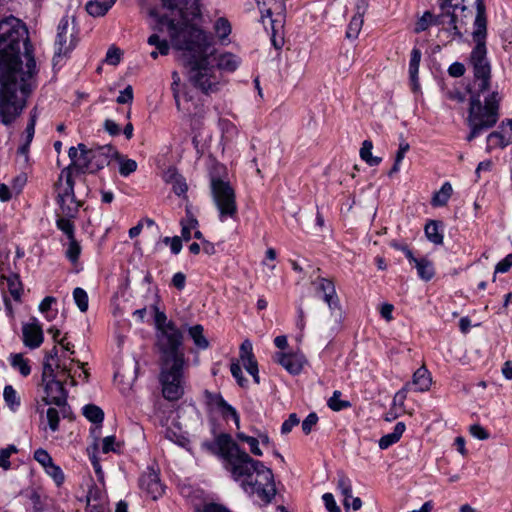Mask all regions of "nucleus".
<instances>
[{"mask_svg": "<svg viewBox=\"0 0 512 512\" xmlns=\"http://www.w3.org/2000/svg\"><path fill=\"white\" fill-rule=\"evenodd\" d=\"M36 62L28 30L11 16L0 21V121L19 117L35 87Z\"/></svg>", "mask_w": 512, "mask_h": 512, "instance_id": "obj_1", "label": "nucleus"}, {"mask_svg": "<svg viewBox=\"0 0 512 512\" xmlns=\"http://www.w3.org/2000/svg\"><path fill=\"white\" fill-rule=\"evenodd\" d=\"M472 38L475 46L469 56L473 80L468 88L469 108L466 119L470 132L467 141H472L484 131L494 127L499 120L501 94L490 91L491 64L487 57V17L482 1L478 2V15L473 24Z\"/></svg>", "mask_w": 512, "mask_h": 512, "instance_id": "obj_2", "label": "nucleus"}, {"mask_svg": "<svg viewBox=\"0 0 512 512\" xmlns=\"http://www.w3.org/2000/svg\"><path fill=\"white\" fill-rule=\"evenodd\" d=\"M168 28L173 48L181 52L179 60L187 69L189 82L206 95L218 92L224 80L214 66L205 32L188 23L178 26L173 20L169 21Z\"/></svg>", "mask_w": 512, "mask_h": 512, "instance_id": "obj_3", "label": "nucleus"}, {"mask_svg": "<svg viewBox=\"0 0 512 512\" xmlns=\"http://www.w3.org/2000/svg\"><path fill=\"white\" fill-rule=\"evenodd\" d=\"M218 454L222 458L225 469L235 481L250 479L254 469L262 467V462L251 458L227 433L219 434L215 439Z\"/></svg>", "mask_w": 512, "mask_h": 512, "instance_id": "obj_4", "label": "nucleus"}, {"mask_svg": "<svg viewBox=\"0 0 512 512\" xmlns=\"http://www.w3.org/2000/svg\"><path fill=\"white\" fill-rule=\"evenodd\" d=\"M484 8L486 9L484 0H481ZM478 2L475 0L476 16L478 15ZM458 0H442L440 2L441 12L436 16L430 12H425L423 16L417 21L415 32L420 33L425 31L432 23L442 26H448L447 30L452 32L453 36L459 39L463 38L461 26L466 25V19L470 16L471 11L465 5L459 6Z\"/></svg>", "mask_w": 512, "mask_h": 512, "instance_id": "obj_5", "label": "nucleus"}, {"mask_svg": "<svg viewBox=\"0 0 512 512\" xmlns=\"http://www.w3.org/2000/svg\"><path fill=\"white\" fill-rule=\"evenodd\" d=\"M183 333L175 323H170L165 330L157 332V347L161 353L162 364H185L182 350Z\"/></svg>", "mask_w": 512, "mask_h": 512, "instance_id": "obj_6", "label": "nucleus"}, {"mask_svg": "<svg viewBox=\"0 0 512 512\" xmlns=\"http://www.w3.org/2000/svg\"><path fill=\"white\" fill-rule=\"evenodd\" d=\"M74 179L71 178L69 169H62L57 181L54 184L56 193V203L59 206V212L68 217H77L79 208L82 206L74 192Z\"/></svg>", "mask_w": 512, "mask_h": 512, "instance_id": "obj_7", "label": "nucleus"}, {"mask_svg": "<svg viewBox=\"0 0 512 512\" xmlns=\"http://www.w3.org/2000/svg\"><path fill=\"white\" fill-rule=\"evenodd\" d=\"M241 487L246 493L257 495L265 504L270 503L276 495L272 470L263 463L262 467L254 469L252 478L242 481Z\"/></svg>", "mask_w": 512, "mask_h": 512, "instance_id": "obj_8", "label": "nucleus"}, {"mask_svg": "<svg viewBox=\"0 0 512 512\" xmlns=\"http://www.w3.org/2000/svg\"><path fill=\"white\" fill-rule=\"evenodd\" d=\"M211 193L219 211L220 220L235 218L237 215L236 196L229 182L213 177L211 179Z\"/></svg>", "mask_w": 512, "mask_h": 512, "instance_id": "obj_9", "label": "nucleus"}, {"mask_svg": "<svg viewBox=\"0 0 512 512\" xmlns=\"http://www.w3.org/2000/svg\"><path fill=\"white\" fill-rule=\"evenodd\" d=\"M185 364L171 363L162 364L160 373V383L162 385V394L168 401H176L184 394L183 388V368Z\"/></svg>", "mask_w": 512, "mask_h": 512, "instance_id": "obj_10", "label": "nucleus"}, {"mask_svg": "<svg viewBox=\"0 0 512 512\" xmlns=\"http://www.w3.org/2000/svg\"><path fill=\"white\" fill-rule=\"evenodd\" d=\"M79 149L83 152L85 160L84 174L96 173L97 171L108 166L115 156H119V152L112 145L96 146L88 149L85 144L80 143Z\"/></svg>", "mask_w": 512, "mask_h": 512, "instance_id": "obj_11", "label": "nucleus"}, {"mask_svg": "<svg viewBox=\"0 0 512 512\" xmlns=\"http://www.w3.org/2000/svg\"><path fill=\"white\" fill-rule=\"evenodd\" d=\"M78 38L74 25H70L67 17L60 20L57 27L53 64L56 66L66 58L77 46Z\"/></svg>", "mask_w": 512, "mask_h": 512, "instance_id": "obj_12", "label": "nucleus"}, {"mask_svg": "<svg viewBox=\"0 0 512 512\" xmlns=\"http://www.w3.org/2000/svg\"><path fill=\"white\" fill-rule=\"evenodd\" d=\"M45 396L43 402L45 405H55L60 408L63 417H66L69 412L67 404L68 392L64 388V383L61 379H52L43 382Z\"/></svg>", "mask_w": 512, "mask_h": 512, "instance_id": "obj_13", "label": "nucleus"}, {"mask_svg": "<svg viewBox=\"0 0 512 512\" xmlns=\"http://www.w3.org/2000/svg\"><path fill=\"white\" fill-rule=\"evenodd\" d=\"M261 12V18L270 19L271 29L276 31V24L283 28L286 17V5L284 0H256Z\"/></svg>", "mask_w": 512, "mask_h": 512, "instance_id": "obj_14", "label": "nucleus"}, {"mask_svg": "<svg viewBox=\"0 0 512 512\" xmlns=\"http://www.w3.org/2000/svg\"><path fill=\"white\" fill-rule=\"evenodd\" d=\"M139 486L153 500L158 499L164 493V486L160 481L159 473L153 467H148L142 473L139 479Z\"/></svg>", "mask_w": 512, "mask_h": 512, "instance_id": "obj_15", "label": "nucleus"}, {"mask_svg": "<svg viewBox=\"0 0 512 512\" xmlns=\"http://www.w3.org/2000/svg\"><path fill=\"white\" fill-rule=\"evenodd\" d=\"M368 9V0H357L355 5V14L351 18L347 27L346 37L348 39H356L362 29L364 23V15Z\"/></svg>", "mask_w": 512, "mask_h": 512, "instance_id": "obj_16", "label": "nucleus"}, {"mask_svg": "<svg viewBox=\"0 0 512 512\" xmlns=\"http://www.w3.org/2000/svg\"><path fill=\"white\" fill-rule=\"evenodd\" d=\"M404 254L406 258L409 260V262L415 265V268L417 269V274L422 280L429 281L433 278L435 270L432 261L425 257H414L412 251L409 248L404 249Z\"/></svg>", "mask_w": 512, "mask_h": 512, "instance_id": "obj_17", "label": "nucleus"}, {"mask_svg": "<svg viewBox=\"0 0 512 512\" xmlns=\"http://www.w3.org/2000/svg\"><path fill=\"white\" fill-rule=\"evenodd\" d=\"M330 317L322 323V333L326 338H332L342 329L343 313L340 305L330 308Z\"/></svg>", "mask_w": 512, "mask_h": 512, "instance_id": "obj_18", "label": "nucleus"}, {"mask_svg": "<svg viewBox=\"0 0 512 512\" xmlns=\"http://www.w3.org/2000/svg\"><path fill=\"white\" fill-rule=\"evenodd\" d=\"M162 6L169 9L174 10L178 9L180 11L181 17L183 19H195L201 15L200 7L197 2H194L190 8H188V0H160Z\"/></svg>", "mask_w": 512, "mask_h": 512, "instance_id": "obj_19", "label": "nucleus"}, {"mask_svg": "<svg viewBox=\"0 0 512 512\" xmlns=\"http://www.w3.org/2000/svg\"><path fill=\"white\" fill-rule=\"evenodd\" d=\"M206 398L209 404L215 405L220 410L224 418H228L230 416L235 422L236 427H240V418L238 412L234 407L228 404L220 394H213L206 391Z\"/></svg>", "mask_w": 512, "mask_h": 512, "instance_id": "obj_20", "label": "nucleus"}, {"mask_svg": "<svg viewBox=\"0 0 512 512\" xmlns=\"http://www.w3.org/2000/svg\"><path fill=\"white\" fill-rule=\"evenodd\" d=\"M23 343L30 349H36L43 343V331L37 323L24 324L22 327Z\"/></svg>", "mask_w": 512, "mask_h": 512, "instance_id": "obj_21", "label": "nucleus"}, {"mask_svg": "<svg viewBox=\"0 0 512 512\" xmlns=\"http://www.w3.org/2000/svg\"><path fill=\"white\" fill-rule=\"evenodd\" d=\"M275 360L289 373L297 375L303 368V357L293 353L278 352Z\"/></svg>", "mask_w": 512, "mask_h": 512, "instance_id": "obj_22", "label": "nucleus"}, {"mask_svg": "<svg viewBox=\"0 0 512 512\" xmlns=\"http://www.w3.org/2000/svg\"><path fill=\"white\" fill-rule=\"evenodd\" d=\"M172 85L171 89L173 92V97L175 99L176 107L179 111H182L186 115H191L192 111L188 105H186L188 102L191 101V96L188 93H184L183 95L180 94L178 86L180 84V76L178 72L174 71L172 73Z\"/></svg>", "mask_w": 512, "mask_h": 512, "instance_id": "obj_23", "label": "nucleus"}, {"mask_svg": "<svg viewBox=\"0 0 512 512\" xmlns=\"http://www.w3.org/2000/svg\"><path fill=\"white\" fill-rule=\"evenodd\" d=\"M315 283L317 284V291L323 293V300L328 304L329 308L340 305L335 285L331 280L318 278Z\"/></svg>", "mask_w": 512, "mask_h": 512, "instance_id": "obj_24", "label": "nucleus"}, {"mask_svg": "<svg viewBox=\"0 0 512 512\" xmlns=\"http://www.w3.org/2000/svg\"><path fill=\"white\" fill-rule=\"evenodd\" d=\"M213 63L220 73H222V71L234 72L238 68L240 60L236 55L229 52L220 55L213 53Z\"/></svg>", "mask_w": 512, "mask_h": 512, "instance_id": "obj_25", "label": "nucleus"}, {"mask_svg": "<svg viewBox=\"0 0 512 512\" xmlns=\"http://www.w3.org/2000/svg\"><path fill=\"white\" fill-rule=\"evenodd\" d=\"M487 141L488 148L490 149L496 147L505 148L512 143V133H508L503 121L500 125V130L491 132L487 137Z\"/></svg>", "mask_w": 512, "mask_h": 512, "instance_id": "obj_26", "label": "nucleus"}, {"mask_svg": "<svg viewBox=\"0 0 512 512\" xmlns=\"http://www.w3.org/2000/svg\"><path fill=\"white\" fill-rule=\"evenodd\" d=\"M83 154L84 153L80 151L79 146L69 148L68 156L71 160V163L64 169H69L72 179H74V177L78 174H84L86 157L83 159Z\"/></svg>", "mask_w": 512, "mask_h": 512, "instance_id": "obj_27", "label": "nucleus"}, {"mask_svg": "<svg viewBox=\"0 0 512 512\" xmlns=\"http://www.w3.org/2000/svg\"><path fill=\"white\" fill-rule=\"evenodd\" d=\"M164 179L172 185L173 192L178 196H184L188 190L185 178L177 173L175 169H168L164 174Z\"/></svg>", "mask_w": 512, "mask_h": 512, "instance_id": "obj_28", "label": "nucleus"}, {"mask_svg": "<svg viewBox=\"0 0 512 512\" xmlns=\"http://www.w3.org/2000/svg\"><path fill=\"white\" fill-rule=\"evenodd\" d=\"M430 385V373L425 367H420L419 369H417L413 375L412 383L407 384V386L414 387V390L418 392L427 391L430 388Z\"/></svg>", "mask_w": 512, "mask_h": 512, "instance_id": "obj_29", "label": "nucleus"}, {"mask_svg": "<svg viewBox=\"0 0 512 512\" xmlns=\"http://www.w3.org/2000/svg\"><path fill=\"white\" fill-rule=\"evenodd\" d=\"M405 428L406 427L403 422H398L395 425L393 432L388 433L380 438V440H379L380 449H382V450L388 449L390 446L397 443L400 440L401 436L403 435Z\"/></svg>", "mask_w": 512, "mask_h": 512, "instance_id": "obj_30", "label": "nucleus"}, {"mask_svg": "<svg viewBox=\"0 0 512 512\" xmlns=\"http://www.w3.org/2000/svg\"><path fill=\"white\" fill-rule=\"evenodd\" d=\"M114 3L112 0H91L86 4V11L93 17H100L105 15Z\"/></svg>", "mask_w": 512, "mask_h": 512, "instance_id": "obj_31", "label": "nucleus"}, {"mask_svg": "<svg viewBox=\"0 0 512 512\" xmlns=\"http://www.w3.org/2000/svg\"><path fill=\"white\" fill-rule=\"evenodd\" d=\"M181 238L184 241H189L192 237L191 232L193 229H196L199 226L198 220L196 217L190 212V210H186V216L181 219Z\"/></svg>", "mask_w": 512, "mask_h": 512, "instance_id": "obj_32", "label": "nucleus"}, {"mask_svg": "<svg viewBox=\"0 0 512 512\" xmlns=\"http://www.w3.org/2000/svg\"><path fill=\"white\" fill-rule=\"evenodd\" d=\"M421 60V51L418 48H414L411 51V58L409 63V75L410 80L413 84V90H417L419 87L418 84V71Z\"/></svg>", "mask_w": 512, "mask_h": 512, "instance_id": "obj_33", "label": "nucleus"}, {"mask_svg": "<svg viewBox=\"0 0 512 512\" xmlns=\"http://www.w3.org/2000/svg\"><path fill=\"white\" fill-rule=\"evenodd\" d=\"M188 334L198 349L205 350L209 347V341L204 335V328L202 325L196 324L189 327Z\"/></svg>", "mask_w": 512, "mask_h": 512, "instance_id": "obj_34", "label": "nucleus"}, {"mask_svg": "<svg viewBox=\"0 0 512 512\" xmlns=\"http://www.w3.org/2000/svg\"><path fill=\"white\" fill-rule=\"evenodd\" d=\"M453 192L452 185L449 182H445L439 191L435 192L431 204L434 207H440L447 204Z\"/></svg>", "mask_w": 512, "mask_h": 512, "instance_id": "obj_35", "label": "nucleus"}, {"mask_svg": "<svg viewBox=\"0 0 512 512\" xmlns=\"http://www.w3.org/2000/svg\"><path fill=\"white\" fill-rule=\"evenodd\" d=\"M10 364L13 369L17 370L23 377H27L31 373L29 360L24 358L23 354H11Z\"/></svg>", "mask_w": 512, "mask_h": 512, "instance_id": "obj_36", "label": "nucleus"}, {"mask_svg": "<svg viewBox=\"0 0 512 512\" xmlns=\"http://www.w3.org/2000/svg\"><path fill=\"white\" fill-rule=\"evenodd\" d=\"M3 282L4 284L6 283L8 291L10 292L14 300L19 301L21 298L22 285L18 274L9 273V275L5 279H3Z\"/></svg>", "mask_w": 512, "mask_h": 512, "instance_id": "obj_37", "label": "nucleus"}, {"mask_svg": "<svg viewBox=\"0 0 512 512\" xmlns=\"http://www.w3.org/2000/svg\"><path fill=\"white\" fill-rule=\"evenodd\" d=\"M338 488L344 496L343 505L345 509H349V499L352 498V485L350 479L343 473L338 475Z\"/></svg>", "mask_w": 512, "mask_h": 512, "instance_id": "obj_38", "label": "nucleus"}, {"mask_svg": "<svg viewBox=\"0 0 512 512\" xmlns=\"http://www.w3.org/2000/svg\"><path fill=\"white\" fill-rule=\"evenodd\" d=\"M373 144L369 140L362 143L360 149V157L370 166H377L381 163L382 159L372 155Z\"/></svg>", "mask_w": 512, "mask_h": 512, "instance_id": "obj_39", "label": "nucleus"}, {"mask_svg": "<svg viewBox=\"0 0 512 512\" xmlns=\"http://www.w3.org/2000/svg\"><path fill=\"white\" fill-rule=\"evenodd\" d=\"M119 164V173L123 177H127L137 170V162L133 159H128L119 153L115 158Z\"/></svg>", "mask_w": 512, "mask_h": 512, "instance_id": "obj_40", "label": "nucleus"}, {"mask_svg": "<svg viewBox=\"0 0 512 512\" xmlns=\"http://www.w3.org/2000/svg\"><path fill=\"white\" fill-rule=\"evenodd\" d=\"M57 216V228L61 230L64 234H66L68 239H72L73 237H75V227L72 222V219H74L75 217L63 216L62 214H57Z\"/></svg>", "mask_w": 512, "mask_h": 512, "instance_id": "obj_41", "label": "nucleus"}, {"mask_svg": "<svg viewBox=\"0 0 512 512\" xmlns=\"http://www.w3.org/2000/svg\"><path fill=\"white\" fill-rule=\"evenodd\" d=\"M83 414L90 422L95 424L102 423L104 419L103 410L94 404L84 406Z\"/></svg>", "mask_w": 512, "mask_h": 512, "instance_id": "obj_42", "label": "nucleus"}, {"mask_svg": "<svg viewBox=\"0 0 512 512\" xmlns=\"http://www.w3.org/2000/svg\"><path fill=\"white\" fill-rule=\"evenodd\" d=\"M425 235L427 239L435 245L443 243V235L439 232L437 221H430L426 224Z\"/></svg>", "mask_w": 512, "mask_h": 512, "instance_id": "obj_43", "label": "nucleus"}, {"mask_svg": "<svg viewBox=\"0 0 512 512\" xmlns=\"http://www.w3.org/2000/svg\"><path fill=\"white\" fill-rule=\"evenodd\" d=\"M214 30H215L217 37L220 40H224L231 33L230 22L226 18L221 17L216 20V22L214 24Z\"/></svg>", "mask_w": 512, "mask_h": 512, "instance_id": "obj_44", "label": "nucleus"}, {"mask_svg": "<svg viewBox=\"0 0 512 512\" xmlns=\"http://www.w3.org/2000/svg\"><path fill=\"white\" fill-rule=\"evenodd\" d=\"M57 363H59L58 360L55 363V365ZM56 369L57 368H56V366L54 367L52 361H49V359H44L43 372H42V383L51 380V378L52 379H61L62 374H60V372L58 374H56V372H55Z\"/></svg>", "mask_w": 512, "mask_h": 512, "instance_id": "obj_45", "label": "nucleus"}, {"mask_svg": "<svg viewBox=\"0 0 512 512\" xmlns=\"http://www.w3.org/2000/svg\"><path fill=\"white\" fill-rule=\"evenodd\" d=\"M341 392L336 390L333 392V395L328 400V407L333 411H341L351 406L349 401L341 400Z\"/></svg>", "mask_w": 512, "mask_h": 512, "instance_id": "obj_46", "label": "nucleus"}, {"mask_svg": "<svg viewBox=\"0 0 512 512\" xmlns=\"http://www.w3.org/2000/svg\"><path fill=\"white\" fill-rule=\"evenodd\" d=\"M148 44L151 46H155L161 55H167L170 50V46L165 39H161L159 35L152 34L149 36L147 40Z\"/></svg>", "mask_w": 512, "mask_h": 512, "instance_id": "obj_47", "label": "nucleus"}, {"mask_svg": "<svg viewBox=\"0 0 512 512\" xmlns=\"http://www.w3.org/2000/svg\"><path fill=\"white\" fill-rule=\"evenodd\" d=\"M45 472L54 480L57 486L63 484L65 477L62 469L54 462L44 467Z\"/></svg>", "mask_w": 512, "mask_h": 512, "instance_id": "obj_48", "label": "nucleus"}, {"mask_svg": "<svg viewBox=\"0 0 512 512\" xmlns=\"http://www.w3.org/2000/svg\"><path fill=\"white\" fill-rule=\"evenodd\" d=\"M74 301L81 312H86L88 309V295L86 291L77 287L73 291Z\"/></svg>", "mask_w": 512, "mask_h": 512, "instance_id": "obj_49", "label": "nucleus"}, {"mask_svg": "<svg viewBox=\"0 0 512 512\" xmlns=\"http://www.w3.org/2000/svg\"><path fill=\"white\" fill-rule=\"evenodd\" d=\"M81 253V246L78 243V241L73 237L72 239H69L68 248L66 250V256L67 258L72 262L76 263L79 259Z\"/></svg>", "mask_w": 512, "mask_h": 512, "instance_id": "obj_50", "label": "nucleus"}, {"mask_svg": "<svg viewBox=\"0 0 512 512\" xmlns=\"http://www.w3.org/2000/svg\"><path fill=\"white\" fill-rule=\"evenodd\" d=\"M18 449L15 445H9L6 448L0 450V467L4 470H8L11 466L9 461L10 456L13 453H17Z\"/></svg>", "mask_w": 512, "mask_h": 512, "instance_id": "obj_51", "label": "nucleus"}, {"mask_svg": "<svg viewBox=\"0 0 512 512\" xmlns=\"http://www.w3.org/2000/svg\"><path fill=\"white\" fill-rule=\"evenodd\" d=\"M59 413L60 412L56 408H53V407L48 408L47 412H46L48 426H49L50 430L53 432L57 431L59 428V421H60Z\"/></svg>", "mask_w": 512, "mask_h": 512, "instance_id": "obj_52", "label": "nucleus"}, {"mask_svg": "<svg viewBox=\"0 0 512 512\" xmlns=\"http://www.w3.org/2000/svg\"><path fill=\"white\" fill-rule=\"evenodd\" d=\"M120 443L116 442L115 436H107L102 440V452L107 454L109 452H119Z\"/></svg>", "mask_w": 512, "mask_h": 512, "instance_id": "obj_53", "label": "nucleus"}, {"mask_svg": "<svg viewBox=\"0 0 512 512\" xmlns=\"http://www.w3.org/2000/svg\"><path fill=\"white\" fill-rule=\"evenodd\" d=\"M121 55L122 51L119 48L111 46L106 53L105 61L110 65H117L121 60Z\"/></svg>", "mask_w": 512, "mask_h": 512, "instance_id": "obj_54", "label": "nucleus"}, {"mask_svg": "<svg viewBox=\"0 0 512 512\" xmlns=\"http://www.w3.org/2000/svg\"><path fill=\"white\" fill-rule=\"evenodd\" d=\"M318 422V416L315 412L310 413L303 421H302V431L305 435L311 433L313 427Z\"/></svg>", "mask_w": 512, "mask_h": 512, "instance_id": "obj_55", "label": "nucleus"}, {"mask_svg": "<svg viewBox=\"0 0 512 512\" xmlns=\"http://www.w3.org/2000/svg\"><path fill=\"white\" fill-rule=\"evenodd\" d=\"M3 397H4L5 402L9 406L19 405L17 393L11 385L5 386L4 391H3Z\"/></svg>", "mask_w": 512, "mask_h": 512, "instance_id": "obj_56", "label": "nucleus"}, {"mask_svg": "<svg viewBox=\"0 0 512 512\" xmlns=\"http://www.w3.org/2000/svg\"><path fill=\"white\" fill-rule=\"evenodd\" d=\"M240 359L242 362L255 359L252 351V343L249 340L243 341L240 346Z\"/></svg>", "mask_w": 512, "mask_h": 512, "instance_id": "obj_57", "label": "nucleus"}, {"mask_svg": "<svg viewBox=\"0 0 512 512\" xmlns=\"http://www.w3.org/2000/svg\"><path fill=\"white\" fill-rule=\"evenodd\" d=\"M36 118H37L36 109H33L30 114V121L27 124L26 130H25V132H26L25 142L31 143L33 140L34 133H35Z\"/></svg>", "mask_w": 512, "mask_h": 512, "instance_id": "obj_58", "label": "nucleus"}, {"mask_svg": "<svg viewBox=\"0 0 512 512\" xmlns=\"http://www.w3.org/2000/svg\"><path fill=\"white\" fill-rule=\"evenodd\" d=\"M34 459L44 467L48 466L49 464H51L53 462V459L51 458V456L49 455V453L42 449V448H39L37 449L35 452H34Z\"/></svg>", "mask_w": 512, "mask_h": 512, "instance_id": "obj_59", "label": "nucleus"}, {"mask_svg": "<svg viewBox=\"0 0 512 512\" xmlns=\"http://www.w3.org/2000/svg\"><path fill=\"white\" fill-rule=\"evenodd\" d=\"M300 423V420L296 413H291L287 420H285L281 426V433L288 434L291 432L294 426H297Z\"/></svg>", "mask_w": 512, "mask_h": 512, "instance_id": "obj_60", "label": "nucleus"}, {"mask_svg": "<svg viewBox=\"0 0 512 512\" xmlns=\"http://www.w3.org/2000/svg\"><path fill=\"white\" fill-rule=\"evenodd\" d=\"M230 371H231L232 376L236 379L237 383L241 387H245L247 385V379L244 378L242 369H241L239 363H237V362L232 363L230 366Z\"/></svg>", "mask_w": 512, "mask_h": 512, "instance_id": "obj_61", "label": "nucleus"}, {"mask_svg": "<svg viewBox=\"0 0 512 512\" xmlns=\"http://www.w3.org/2000/svg\"><path fill=\"white\" fill-rule=\"evenodd\" d=\"M163 242L170 244V249L173 254L177 255L180 253L182 249V238L180 236L165 237Z\"/></svg>", "mask_w": 512, "mask_h": 512, "instance_id": "obj_62", "label": "nucleus"}, {"mask_svg": "<svg viewBox=\"0 0 512 512\" xmlns=\"http://www.w3.org/2000/svg\"><path fill=\"white\" fill-rule=\"evenodd\" d=\"M512 267V254H508L502 259L495 267V273H505ZM496 275L493 276V281H495Z\"/></svg>", "mask_w": 512, "mask_h": 512, "instance_id": "obj_63", "label": "nucleus"}, {"mask_svg": "<svg viewBox=\"0 0 512 512\" xmlns=\"http://www.w3.org/2000/svg\"><path fill=\"white\" fill-rule=\"evenodd\" d=\"M322 499L328 512H341L339 506L335 502L334 496L331 493H325L322 496Z\"/></svg>", "mask_w": 512, "mask_h": 512, "instance_id": "obj_64", "label": "nucleus"}]
</instances>
